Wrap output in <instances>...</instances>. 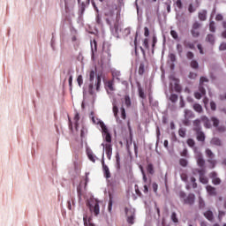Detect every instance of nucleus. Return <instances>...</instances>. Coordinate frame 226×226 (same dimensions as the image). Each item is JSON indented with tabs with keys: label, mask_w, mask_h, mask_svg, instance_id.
<instances>
[{
	"label": "nucleus",
	"mask_w": 226,
	"mask_h": 226,
	"mask_svg": "<svg viewBox=\"0 0 226 226\" xmlns=\"http://www.w3.org/2000/svg\"><path fill=\"white\" fill-rule=\"evenodd\" d=\"M94 86L96 87V91H100V86H102V77L100 75L96 76V67L94 68V70H92L89 72L88 93L89 94H91V96L94 94Z\"/></svg>",
	"instance_id": "f257e3e1"
},
{
	"label": "nucleus",
	"mask_w": 226,
	"mask_h": 226,
	"mask_svg": "<svg viewBox=\"0 0 226 226\" xmlns=\"http://www.w3.org/2000/svg\"><path fill=\"white\" fill-rule=\"evenodd\" d=\"M90 213H93L94 216L100 215V201L97 200H90L87 203Z\"/></svg>",
	"instance_id": "f03ea898"
},
{
	"label": "nucleus",
	"mask_w": 226,
	"mask_h": 226,
	"mask_svg": "<svg viewBox=\"0 0 226 226\" xmlns=\"http://www.w3.org/2000/svg\"><path fill=\"white\" fill-rule=\"evenodd\" d=\"M200 27H202V24L199 21H195L191 29V34L193 38H199L200 36Z\"/></svg>",
	"instance_id": "7ed1b4c3"
},
{
	"label": "nucleus",
	"mask_w": 226,
	"mask_h": 226,
	"mask_svg": "<svg viewBox=\"0 0 226 226\" xmlns=\"http://www.w3.org/2000/svg\"><path fill=\"white\" fill-rule=\"evenodd\" d=\"M124 212L127 216V222L130 225H133V223H135V210L132 209V208L125 207Z\"/></svg>",
	"instance_id": "20e7f679"
},
{
	"label": "nucleus",
	"mask_w": 226,
	"mask_h": 226,
	"mask_svg": "<svg viewBox=\"0 0 226 226\" xmlns=\"http://www.w3.org/2000/svg\"><path fill=\"white\" fill-rule=\"evenodd\" d=\"M106 143H102L103 149H105V153L108 160L112 158V138H110V141H105Z\"/></svg>",
	"instance_id": "39448f33"
},
{
	"label": "nucleus",
	"mask_w": 226,
	"mask_h": 226,
	"mask_svg": "<svg viewBox=\"0 0 226 226\" xmlns=\"http://www.w3.org/2000/svg\"><path fill=\"white\" fill-rule=\"evenodd\" d=\"M206 154L208 158L207 162L210 163V165H212V169H215V167H216V160H215V154L213 153V151H211V149L207 148Z\"/></svg>",
	"instance_id": "423d86ee"
},
{
	"label": "nucleus",
	"mask_w": 226,
	"mask_h": 226,
	"mask_svg": "<svg viewBox=\"0 0 226 226\" xmlns=\"http://www.w3.org/2000/svg\"><path fill=\"white\" fill-rule=\"evenodd\" d=\"M101 128L102 130V137L104 139L105 142H110V139H112V136H110V132H109V129L107 128V125L105 124H101Z\"/></svg>",
	"instance_id": "0eeeda50"
},
{
	"label": "nucleus",
	"mask_w": 226,
	"mask_h": 226,
	"mask_svg": "<svg viewBox=\"0 0 226 226\" xmlns=\"http://www.w3.org/2000/svg\"><path fill=\"white\" fill-rule=\"evenodd\" d=\"M116 10H117V5L113 4L111 6H109L105 11V16L112 19V17H114V11H116Z\"/></svg>",
	"instance_id": "6e6552de"
},
{
	"label": "nucleus",
	"mask_w": 226,
	"mask_h": 226,
	"mask_svg": "<svg viewBox=\"0 0 226 226\" xmlns=\"http://www.w3.org/2000/svg\"><path fill=\"white\" fill-rule=\"evenodd\" d=\"M195 158H196L197 165L201 169H204V166L206 165V161L204 160L202 154L198 153Z\"/></svg>",
	"instance_id": "1a4fd4ad"
},
{
	"label": "nucleus",
	"mask_w": 226,
	"mask_h": 226,
	"mask_svg": "<svg viewBox=\"0 0 226 226\" xmlns=\"http://www.w3.org/2000/svg\"><path fill=\"white\" fill-rule=\"evenodd\" d=\"M184 204H187L188 206H193V204H195V194H188V196L184 199Z\"/></svg>",
	"instance_id": "9d476101"
},
{
	"label": "nucleus",
	"mask_w": 226,
	"mask_h": 226,
	"mask_svg": "<svg viewBox=\"0 0 226 226\" xmlns=\"http://www.w3.org/2000/svg\"><path fill=\"white\" fill-rule=\"evenodd\" d=\"M102 52H103V54H107L109 59H110V57H112V55L110 54V44L109 43L104 42L102 44Z\"/></svg>",
	"instance_id": "9b49d317"
},
{
	"label": "nucleus",
	"mask_w": 226,
	"mask_h": 226,
	"mask_svg": "<svg viewBox=\"0 0 226 226\" xmlns=\"http://www.w3.org/2000/svg\"><path fill=\"white\" fill-rule=\"evenodd\" d=\"M200 119H196L192 123V130L197 133L198 132H202V126L200 125Z\"/></svg>",
	"instance_id": "f8f14e48"
},
{
	"label": "nucleus",
	"mask_w": 226,
	"mask_h": 226,
	"mask_svg": "<svg viewBox=\"0 0 226 226\" xmlns=\"http://www.w3.org/2000/svg\"><path fill=\"white\" fill-rule=\"evenodd\" d=\"M199 91L200 92L194 93V97L196 98V100H200L202 96H206V88H204V87L200 86Z\"/></svg>",
	"instance_id": "ddd939ff"
},
{
	"label": "nucleus",
	"mask_w": 226,
	"mask_h": 226,
	"mask_svg": "<svg viewBox=\"0 0 226 226\" xmlns=\"http://www.w3.org/2000/svg\"><path fill=\"white\" fill-rule=\"evenodd\" d=\"M102 170H103L104 177H106V179H109L110 170H109V166L106 165L104 161H102Z\"/></svg>",
	"instance_id": "4468645a"
},
{
	"label": "nucleus",
	"mask_w": 226,
	"mask_h": 226,
	"mask_svg": "<svg viewBox=\"0 0 226 226\" xmlns=\"http://www.w3.org/2000/svg\"><path fill=\"white\" fill-rule=\"evenodd\" d=\"M195 43H197V41H195L194 42H192L188 40H185L184 41V47H185V49H191V50H194Z\"/></svg>",
	"instance_id": "2eb2a0df"
},
{
	"label": "nucleus",
	"mask_w": 226,
	"mask_h": 226,
	"mask_svg": "<svg viewBox=\"0 0 226 226\" xmlns=\"http://www.w3.org/2000/svg\"><path fill=\"white\" fill-rule=\"evenodd\" d=\"M198 19L201 21L204 22L207 19V11L202 10L198 13Z\"/></svg>",
	"instance_id": "dca6fc26"
},
{
	"label": "nucleus",
	"mask_w": 226,
	"mask_h": 226,
	"mask_svg": "<svg viewBox=\"0 0 226 226\" xmlns=\"http://www.w3.org/2000/svg\"><path fill=\"white\" fill-rule=\"evenodd\" d=\"M216 172H212L210 174V177L212 178V183L213 185H220V183H222V180L220 178H218Z\"/></svg>",
	"instance_id": "f3484780"
},
{
	"label": "nucleus",
	"mask_w": 226,
	"mask_h": 226,
	"mask_svg": "<svg viewBox=\"0 0 226 226\" xmlns=\"http://www.w3.org/2000/svg\"><path fill=\"white\" fill-rule=\"evenodd\" d=\"M196 139L199 142H204L206 140V134H204V132L200 131L196 132Z\"/></svg>",
	"instance_id": "a211bd4d"
},
{
	"label": "nucleus",
	"mask_w": 226,
	"mask_h": 226,
	"mask_svg": "<svg viewBox=\"0 0 226 226\" xmlns=\"http://www.w3.org/2000/svg\"><path fill=\"white\" fill-rule=\"evenodd\" d=\"M200 121H202L205 128H211V122L209 121V118H207V117L206 116L201 117Z\"/></svg>",
	"instance_id": "6ab92c4d"
},
{
	"label": "nucleus",
	"mask_w": 226,
	"mask_h": 226,
	"mask_svg": "<svg viewBox=\"0 0 226 226\" xmlns=\"http://www.w3.org/2000/svg\"><path fill=\"white\" fill-rule=\"evenodd\" d=\"M87 154L88 160H90V162H93V163H94L96 162L97 157H96V155H94V154L93 153L92 150H87Z\"/></svg>",
	"instance_id": "aec40b11"
},
{
	"label": "nucleus",
	"mask_w": 226,
	"mask_h": 226,
	"mask_svg": "<svg viewBox=\"0 0 226 226\" xmlns=\"http://www.w3.org/2000/svg\"><path fill=\"white\" fill-rule=\"evenodd\" d=\"M111 75L113 77L112 80H114V79H116L117 80H118V82H121V78H120L121 77V72L117 71V70L112 71Z\"/></svg>",
	"instance_id": "412c9836"
},
{
	"label": "nucleus",
	"mask_w": 226,
	"mask_h": 226,
	"mask_svg": "<svg viewBox=\"0 0 226 226\" xmlns=\"http://www.w3.org/2000/svg\"><path fill=\"white\" fill-rule=\"evenodd\" d=\"M73 121H74L75 129L79 131V121H80V115L79 114V112L75 113Z\"/></svg>",
	"instance_id": "4be33fe9"
},
{
	"label": "nucleus",
	"mask_w": 226,
	"mask_h": 226,
	"mask_svg": "<svg viewBox=\"0 0 226 226\" xmlns=\"http://www.w3.org/2000/svg\"><path fill=\"white\" fill-rule=\"evenodd\" d=\"M207 192L212 197H215V195H216V188H215V187H213L211 185H207Z\"/></svg>",
	"instance_id": "5701e85b"
},
{
	"label": "nucleus",
	"mask_w": 226,
	"mask_h": 226,
	"mask_svg": "<svg viewBox=\"0 0 226 226\" xmlns=\"http://www.w3.org/2000/svg\"><path fill=\"white\" fill-rule=\"evenodd\" d=\"M105 87L109 90V91H116V88H114V79L108 80L105 83Z\"/></svg>",
	"instance_id": "b1692460"
},
{
	"label": "nucleus",
	"mask_w": 226,
	"mask_h": 226,
	"mask_svg": "<svg viewBox=\"0 0 226 226\" xmlns=\"http://www.w3.org/2000/svg\"><path fill=\"white\" fill-rule=\"evenodd\" d=\"M174 80V89L176 91V93H181V85H179V80L176 78L173 79Z\"/></svg>",
	"instance_id": "393cba45"
},
{
	"label": "nucleus",
	"mask_w": 226,
	"mask_h": 226,
	"mask_svg": "<svg viewBox=\"0 0 226 226\" xmlns=\"http://www.w3.org/2000/svg\"><path fill=\"white\" fill-rule=\"evenodd\" d=\"M204 216L205 218H207V220H208V222H213L215 218L211 210H207V212H205Z\"/></svg>",
	"instance_id": "a878e982"
},
{
	"label": "nucleus",
	"mask_w": 226,
	"mask_h": 226,
	"mask_svg": "<svg viewBox=\"0 0 226 226\" xmlns=\"http://www.w3.org/2000/svg\"><path fill=\"white\" fill-rule=\"evenodd\" d=\"M210 144L212 146H218V147H220V146H222V139H219V138H213L211 139V141H210Z\"/></svg>",
	"instance_id": "bb28decb"
},
{
	"label": "nucleus",
	"mask_w": 226,
	"mask_h": 226,
	"mask_svg": "<svg viewBox=\"0 0 226 226\" xmlns=\"http://www.w3.org/2000/svg\"><path fill=\"white\" fill-rule=\"evenodd\" d=\"M185 119H190L195 117V115H193V112H192V110L185 109Z\"/></svg>",
	"instance_id": "cd10ccee"
},
{
	"label": "nucleus",
	"mask_w": 226,
	"mask_h": 226,
	"mask_svg": "<svg viewBox=\"0 0 226 226\" xmlns=\"http://www.w3.org/2000/svg\"><path fill=\"white\" fill-rule=\"evenodd\" d=\"M124 105L127 109L132 107V99H130V95H124Z\"/></svg>",
	"instance_id": "c85d7f7f"
},
{
	"label": "nucleus",
	"mask_w": 226,
	"mask_h": 226,
	"mask_svg": "<svg viewBox=\"0 0 226 226\" xmlns=\"http://www.w3.org/2000/svg\"><path fill=\"white\" fill-rule=\"evenodd\" d=\"M119 112V109L117 108V105L116 103H113V114L116 119H119V116L117 115Z\"/></svg>",
	"instance_id": "c756f323"
},
{
	"label": "nucleus",
	"mask_w": 226,
	"mask_h": 226,
	"mask_svg": "<svg viewBox=\"0 0 226 226\" xmlns=\"http://www.w3.org/2000/svg\"><path fill=\"white\" fill-rule=\"evenodd\" d=\"M147 172H148V174H151V175L154 174V167L153 166L152 163L147 164Z\"/></svg>",
	"instance_id": "7c9ffc66"
},
{
	"label": "nucleus",
	"mask_w": 226,
	"mask_h": 226,
	"mask_svg": "<svg viewBox=\"0 0 226 226\" xmlns=\"http://www.w3.org/2000/svg\"><path fill=\"white\" fill-rule=\"evenodd\" d=\"M193 174H199L200 177H204V174H206V171L204 170V169L199 170L196 169L193 170Z\"/></svg>",
	"instance_id": "2f4dec72"
},
{
	"label": "nucleus",
	"mask_w": 226,
	"mask_h": 226,
	"mask_svg": "<svg viewBox=\"0 0 226 226\" xmlns=\"http://www.w3.org/2000/svg\"><path fill=\"white\" fill-rule=\"evenodd\" d=\"M206 41H208V43H211L212 45L215 44V35L207 34Z\"/></svg>",
	"instance_id": "473e14b6"
},
{
	"label": "nucleus",
	"mask_w": 226,
	"mask_h": 226,
	"mask_svg": "<svg viewBox=\"0 0 226 226\" xmlns=\"http://www.w3.org/2000/svg\"><path fill=\"white\" fill-rule=\"evenodd\" d=\"M193 109L196 112H199L200 114V112H202V106L199 103H194Z\"/></svg>",
	"instance_id": "72a5a7b5"
},
{
	"label": "nucleus",
	"mask_w": 226,
	"mask_h": 226,
	"mask_svg": "<svg viewBox=\"0 0 226 226\" xmlns=\"http://www.w3.org/2000/svg\"><path fill=\"white\" fill-rule=\"evenodd\" d=\"M146 66L144 65V63L139 64V75H144Z\"/></svg>",
	"instance_id": "f704fd0d"
},
{
	"label": "nucleus",
	"mask_w": 226,
	"mask_h": 226,
	"mask_svg": "<svg viewBox=\"0 0 226 226\" xmlns=\"http://www.w3.org/2000/svg\"><path fill=\"white\" fill-rule=\"evenodd\" d=\"M171 221L174 222V223H177L179 222V219H177V214H176V212H173L171 214Z\"/></svg>",
	"instance_id": "c9c22d12"
},
{
	"label": "nucleus",
	"mask_w": 226,
	"mask_h": 226,
	"mask_svg": "<svg viewBox=\"0 0 226 226\" xmlns=\"http://www.w3.org/2000/svg\"><path fill=\"white\" fill-rule=\"evenodd\" d=\"M197 8H199V6L194 7L193 4H190L188 7L189 13H195V11H197Z\"/></svg>",
	"instance_id": "e433bc0d"
},
{
	"label": "nucleus",
	"mask_w": 226,
	"mask_h": 226,
	"mask_svg": "<svg viewBox=\"0 0 226 226\" xmlns=\"http://www.w3.org/2000/svg\"><path fill=\"white\" fill-rule=\"evenodd\" d=\"M112 194H109V205H108V211L109 213H112Z\"/></svg>",
	"instance_id": "4c0bfd02"
},
{
	"label": "nucleus",
	"mask_w": 226,
	"mask_h": 226,
	"mask_svg": "<svg viewBox=\"0 0 226 226\" xmlns=\"http://www.w3.org/2000/svg\"><path fill=\"white\" fill-rule=\"evenodd\" d=\"M138 91H139V98H142L143 100L146 99V94L144 93V90L142 89V87H139Z\"/></svg>",
	"instance_id": "58836bf2"
},
{
	"label": "nucleus",
	"mask_w": 226,
	"mask_h": 226,
	"mask_svg": "<svg viewBox=\"0 0 226 226\" xmlns=\"http://www.w3.org/2000/svg\"><path fill=\"white\" fill-rule=\"evenodd\" d=\"M211 121L215 128H218V124H220V120L218 118L212 117Z\"/></svg>",
	"instance_id": "ea45409f"
},
{
	"label": "nucleus",
	"mask_w": 226,
	"mask_h": 226,
	"mask_svg": "<svg viewBox=\"0 0 226 226\" xmlns=\"http://www.w3.org/2000/svg\"><path fill=\"white\" fill-rule=\"evenodd\" d=\"M180 177H181L182 181H184V183H188V174H186V172H183L180 175Z\"/></svg>",
	"instance_id": "a19ab883"
},
{
	"label": "nucleus",
	"mask_w": 226,
	"mask_h": 226,
	"mask_svg": "<svg viewBox=\"0 0 226 226\" xmlns=\"http://www.w3.org/2000/svg\"><path fill=\"white\" fill-rule=\"evenodd\" d=\"M191 68L197 70L199 68V62H197L196 60L191 61Z\"/></svg>",
	"instance_id": "79ce46f5"
},
{
	"label": "nucleus",
	"mask_w": 226,
	"mask_h": 226,
	"mask_svg": "<svg viewBox=\"0 0 226 226\" xmlns=\"http://www.w3.org/2000/svg\"><path fill=\"white\" fill-rule=\"evenodd\" d=\"M178 96L176 94H173L170 96V102H172V103H176V102H177Z\"/></svg>",
	"instance_id": "37998d69"
},
{
	"label": "nucleus",
	"mask_w": 226,
	"mask_h": 226,
	"mask_svg": "<svg viewBox=\"0 0 226 226\" xmlns=\"http://www.w3.org/2000/svg\"><path fill=\"white\" fill-rule=\"evenodd\" d=\"M179 137L185 139L186 137V131L185 129H179L178 131Z\"/></svg>",
	"instance_id": "c03bdc74"
},
{
	"label": "nucleus",
	"mask_w": 226,
	"mask_h": 226,
	"mask_svg": "<svg viewBox=\"0 0 226 226\" xmlns=\"http://www.w3.org/2000/svg\"><path fill=\"white\" fill-rule=\"evenodd\" d=\"M187 145L189 147H195V140L193 139H187Z\"/></svg>",
	"instance_id": "a18cd8bd"
},
{
	"label": "nucleus",
	"mask_w": 226,
	"mask_h": 226,
	"mask_svg": "<svg viewBox=\"0 0 226 226\" xmlns=\"http://www.w3.org/2000/svg\"><path fill=\"white\" fill-rule=\"evenodd\" d=\"M199 206H200V209L204 208L206 206V203L204 202V200H202L201 197L199 198Z\"/></svg>",
	"instance_id": "49530a36"
},
{
	"label": "nucleus",
	"mask_w": 226,
	"mask_h": 226,
	"mask_svg": "<svg viewBox=\"0 0 226 226\" xmlns=\"http://www.w3.org/2000/svg\"><path fill=\"white\" fill-rule=\"evenodd\" d=\"M77 82H78L79 87L84 84V79L82 78V75H79L78 76Z\"/></svg>",
	"instance_id": "de8ad7c7"
},
{
	"label": "nucleus",
	"mask_w": 226,
	"mask_h": 226,
	"mask_svg": "<svg viewBox=\"0 0 226 226\" xmlns=\"http://www.w3.org/2000/svg\"><path fill=\"white\" fill-rule=\"evenodd\" d=\"M179 163L181 167H186L188 165V161L186 159H180Z\"/></svg>",
	"instance_id": "09e8293b"
},
{
	"label": "nucleus",
	"mask_w": 226,
	"mask_h": 226,
	"mask_svg": "<svg viewBox=\"0 0 226 226\" xmlns=\"http://www.w3.org/2000/svg\"><path fill=\"white\" fill-rule=\"evenodd\" d=\"M120 110L122 119H126V110L124 109V107H121Z\"/></svg>",
	"instance_id": "8fccbe9b"
},
{
	"label": "nucleus",
	"mask_w": 226,
	"mask_h": 226,
	"mask_svg": "<svg viewBox=\"0 0 226 226\" xmlns=\"http://www.w3.org/2000/svg\"><path fill=\"white\" fill-rule=\"evenodd\" d=\"M216 27L215 26V21H211L209 24V30L211 31V33H215Z\"/></svg>",
	"instance_id": "3c124183"
},
{
	"label": "nucleus",
	"mask_w": 226,
	"mask_h": 226,
	"mask_svg": "<svg viewBox=\"0 0 226 226\" xmlns=\"http://www.w3.org/2000/svg\"><path fill=\"white\" fill-rule=\"evenodd\" d=\"M200 183H202L203 185H207V183H208L207 177H206L205 176L200 177Z\"/></svg>",
	"instance_id": "603ef678"
},
{
	"label": "nucleus",
	"mask_w": 226,
	"mask_h": 226,
	"mask_svg": "<svg viewBox=\"0 0 226 226\" xmlns=\"http://www.w3.org/2000/svg\"><path fill=\"white\" fill-rule=\"evenodd\" d=\"M204 82H208V80L206 77H201L200 79V86H201V87H204Z\"/></svg>",
	"instance_id": "864d4df0"
},
{
	"label": "nucleus",
	"mask_w": 226,
	"mask_h": 226,
	"mask_svg": "<svg viewBox=\"0 0 226 226\" xmlns=\"http://www.w3.org/2000/svg\"><path fill=\"white\" fill-rule=\"evenodd\" d=\"M190 181L192 184V188H197V182H196L195 177H192L190 178Z\"/></svg>",
	"instance_id": "5fc2aeb1"
},
{
	"label": "nucleus",
	"mask_w": 226,
	"mask_h": 226,
	"mask_svg": "<svg viewBox=\"0 0 226 226\" xmlns=\"http://www.w3.org/2000/svg\"><path fill=\"white\" fill-rule=\"evenodd\" d=\"M186 57H187V59H193V57H195V55L193 54V52L188 51L186 53Z\"/></svg>",
	"instance_id": "6e6d98bb"
},
{
	"label": "nucleus",
	"mask_w": 226,
	"mask_h": 226,
	"mask_svg": "<svg viewBox=\"0 0 226 226\" xmlns=\"http://www.w3.org/2000/svg\"><path fill=\"white\" fill-rule=\"evenodd\" d=\"M170 34L174 40H177L178 38L177 32H176L175 30H171Z\"/></svg>",
	"instance_id": "4d7b16f0"
},
{
	"label": "nucleus",
	"mask_w": 226,
	"mask_h": 226,
	"mask_svg": "<svg viewBox=\"0 0 226 226\" xmlns=\"http://www.w3.org/2000/svg\"><path fill=\"white\" fill-rule=\"evenodd\" d=\"M152 40H153L152 49H154V47L156 46V43H158V39L156 38V35H154Z\"/></svg>",
	"instance_id": "13d9d810"
},
{
	"label": "nucleus",
	"mask_w": 226,
	"mask_h": 226,
	"mask_svg": "<svg viewBox=\"0 0 226 226\" xmlns=\"http://www.w3.org/2000/svg\"><path fill=\"white\" fill-rule=\"evenodd\" d=\"M176 6L178 10H181V8H183V3L181 2V0H177L176 2Z\"/></svg>",
	"instance_id": "bf43d9fd"
},
{
	"label": "nucleus",
	"mask_w": 226,
	"mask_h": 226,
	"mask_svg": "<svg viewBox=\"0 0 226 226\" xmlns=\"http://www.w3.org/2000/svg\"><path fill=\"white\" fill-rule=\"evenodd\" d=\"M143 45H144L145 49H149V40L144 39Z\"/></svg>",
	"instance_id": "052dcab7"
},
{
	"label": "nucleus",
	"mask_w": 226,
	"mask_h": 226,
	"mask_svg": "<svg viewBox=\"0 0 226 226\" xmlns=\"http://www.w3.org/2000/svg\"><path fill=\"white\" fill-rule=\"evenodd\" d=\"M152 188H153L154 193H156V192H158V184L157 183H153L152 184Z\"/></svg>",
	"instance_id": "680f3d73"
},
{
	"label": "nucleus",
	"mask_w": 226,
	"mask_h": 226,
	"mask_svg": "<svg viewBox=\"0 0 226 226\" xmlns=\"http://www.w3.org/2000/svg\"><path fill=\"white\" fill-rule=\"evenodd\" d=\"M210 109L211 110H216V103L213 101L210 102Z\"/></svg>",
	"instance_id": "e2e57ef3"
},
{
	"label": "nucleus",
	"mask_w": 226,
	"mask_h": 226,
	"mask_svg": "<svg viewBox=\"0 0 226 226\" xmlns=\"http://www.w3.org/2000/svg\"><path fill=\"white\" fill-rule=\"evenodd\" d=\"M181 156H188V149L185 148L181 153H180Z\"/></svg>",
	"instance_id": "0e129e2a"
},
{
	"label": "nucleus",
	"mask_w": 226,
	"mask_h": 226,
	"mask_svg": "<svg viewBox=\"0 0 226 226\" xmlns=\"http://www.w3.org/2000/svg\"><path fill=\"white\" fill-rule=\"evenodd\" d=\"M198 50H200V54H204V49L202 48V44L197 45Z\"/></svg>",
	"instance_id": "69168bd1"
},
{
	"label": "nucleus",
	"mask_w": 226,
	"mask_h": 226,
	"mask_svg": "<svg viewBox=\"0 0 226 226\" xmlns=\"http://www.w3.org/2000/svg\"><path fill=\"white\" fill-rule=\"evenodd\" d=\"M144 35L146 36V37H147V36H149V28H147V26H145L144 27Z\"/></svg>",
	"instance_id": "338daca9"
},
{
	"label": "nucleus",
	"mask_w": 226,
	"mask_h": 226,
	"mask_svg": "<svg viewBox=\"0 0 226 226\" xmlns=\"http://www.w3.org/2000/svg\"><path fill=\"white\" fill-rule=\"evenodd\" d=\"M220 50H226V42H222L220 47H219Z\"/></svg>",
	"instance_id": "774afa93"
}]
</instances>
